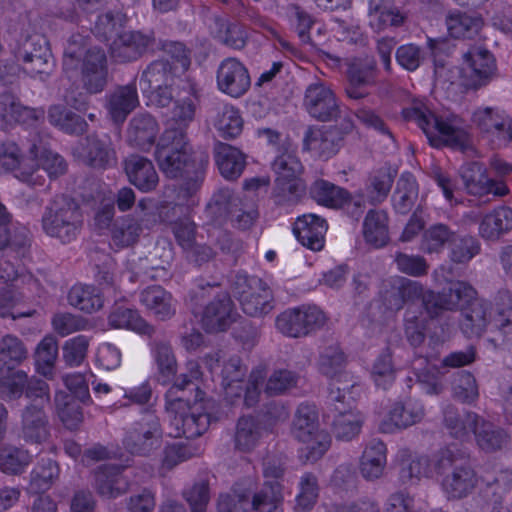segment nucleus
Segmentation results:
<instances>
[{
	"label": "nucleus",
	"mask_w": 512,
	"mask_h": 512,
	"mask_svg": "<svg viewBox=\"0 0 512 512\" xmlns=\"http://www.w3.org/2000/svg\"><path fill=\"white\" fill-rule=\"evenodd\" d=\"M198 107V96L193 86L183 95H178L171 110V116L161 134L155 150V157L167 177L183 176L185 182L180 196L190 199L204 182L209 156L204 151H194L189 143L186 129L194 121Z\"/></svg>",
	"instance_id": "obj_1"
},
{
	"label": "nucleus",
	"mask_w": 512,
	"mask_h": 512,
	"mask_svg": "<svg viewBox=\"0 0 512 512\" xmlns=\"http://www.w3.org/2000/svg\"><path fill=\"white\" fill-rule=\"evenodd\" d=\"M202 372L198 362L188 360L181 373L165 392V413L172 437L196 438L205 433L214 418L212 401L201 388Z\"/></svg>",
	"instance_id": "obj_2"
},
{
	"label": "nucleus",
	"mask_w": 512,
	"mask_h": 512,
	"mask_svg": "<svg viewBox=\"0 0 512 512\" xmlns=\"http://www.w3.org/2000/svg\"><path fill=\"white\" fill-rule=\"evenodd\" d=\"M81 63V82L84 92L76 96L73 91L64 95L65 102L77 110L85 109L87 94H97L104 90L108 81L107 58L101 48H86L77 45L73 39L64 52L63 67L66 72L77 68Z\"/></svg>",
	"instance_id": "obj_3"
},
{
	"label": "nucleus",
	"mask_w": 512,
	"mask_h": 512,
	"mask_svg": "<svg viewBox=\"0 0 512 512\" xmlns=\"http://www.w3.org/2000/svg\"><path fill=\"white\" fill-rule=\"evenodd\" d=\"M17 64L0 62V80L11 84L23 72L30 78L46 81L54 68L46 38L38 33L27 36L13 48Z\"/></svg>",
	"instance_id": "obj_4"
},
{
	"label": "nucleus",
	"mask_w": 512,
	"mask_h": 512,
	"mask_svg": "<svg viewBox=\"0 0 512 512\" xmlns=\"http://www.w3.org/2000/svg\"><path fill=\"white\" fill-rule=\"evenodd\" d=\"M402 113L406 120L416 122L434 147H463L468 142L466 124L456 115L436 116L421 101L413 102Z\"/></svg>",
	"instance_id": "obj_5"
},
{
	"label": "nucleus",
	"mask_w": 512,
	"mask_h": 512,
	"mask_svg": "<svg viewBox=\"0 0 512 512\" xmlns=\"http://www.w3.org/2000/svg\"><path fill=\"white\" fill-rule=\"evenodd\" d=\"M168 47L176 55H172V63L168 60H156L150 63L142 72L139 86L142 94L148 101L156 106L166 107L173 98L172 86L174 85V70L180 67L187 70L190 59L186 49L181 43H172Z\"/></svg>",
	"instance_id": "obj_6"
},
{
	"label": "nucleus",
	"mask_w": 512,
	"mask_h": 512,
	"mask_svg": "<svg viewBox=\"0 0 512 512\" xmlns=\"http://www.w3.org/2000/svg\"><path fill=\"white\" fill-rule=\"evenodd\" d=\"M397 287L402 293L405 302L422 299V306L429 317L439 316L443 311H453L461 303L471 300L475 295V289L464 281L451 282L448 289L439 293L427 290L417 282L405 278H398Z\"/></svg>",
	"instance_id": "obj_7"
},
{
	"label": "nucleus",
	"mask_w": 512,
	"mask_h": 512,
	"mask_svg": "<svg viewBox=\"0 0 512 512\" xmlns=\"http://www.w3.org/2000/svg\"><path fill=\"white\" fill-rule=\"evenodd\" d=\"M79 204L69 196H56L44 209L41 226L44 233L68 244L75 241L83 227Z\"/></svg>",
	"instance_id": "obj_8"
},
{
	"label": "nucleus",
	"mask_w": 512,
	"mask_h": 512,
	"mask_svg": "<svg viewBox=\"0 0 512 512\" xmlns=\"http://www.w3.org/2000/svg\"><path fill=\"white\" fill-rule=\"evenodd\" d=\"M291 435L306 444L305 460L314 463L321 459L331 446V437L320 428L319 412L311 403H301L293 417Z\"/></svg>",
	"instance_id": "obj_9"
},
{
	"label": "nucleus",
	"mask_w": 512,
	"mask_h": 512,
	"mask_svg": "<svg viewBox=\"0 0 512 512\" xmlns=\"http://www.w3.org/2000/svg\"><path fill=\"white\" fill-rule=\"evenodd\" d=\"M174 178L180 180L176 189L175 203L173 205H162L159 210V217L170 226L177 244L184 251L185 249H190L197 240V227L192 220L191 211L200 202L199 192L203 182L200 183L195 193L196 201L192 204L190 199L180 196L185 178L183 176H176Z\"/></svg>",
	"instance_id": "obj_10"
},
{
	"label": "nucleus",
	"mask_w": 512,
	"mask_h": 512,
	"mask_svg": "<svg viewBox=\"0 0 512 512\" xmlns=\"http://www.w3.org/2000/svg\"><path fill=\"white\" fill-rule=\"evenodd\" d=\"M438 465L441 467V487L449 498L466 497L476 488L479 478L466 460L465 453L455 446L446 447V455Z\"/></svg>",
	"instance_id": "obj_11"
},
{
	"label": "nucleus",
	"mask_w": 512,
	"mask_h": 512,
	"mask_svg": "<svg viewBox=\"0 0 512 512\" xmlns=\"http://www.w3.org/2000/svg\"><path fill=\"white\" fill-rule=\"evenodd\" d=\"M27 397L33 402L22 414V437L29 443H41L48 437V420L44 408L49 405L48 384L41 379H32Z\"/></svg>",
	"instance_id": "obj_12"
},
{
	"label": "nucleus",
	"mask_w": 512,
	"mask_h": 512,
	"mask_svg": "<svg viewBox=\"0 0 512 512\" xmlns=\"http://www.w3.org/2000/svg\"><path fill=\"white\" fill-rule=\"evenodd\" d=\"M39 147L32 142L28 156L22 155L20 147L13 141L0 145V175L12 174L17 180L29 186H41L45 179L38 174L39 163L36 161Z\"/></svg>",
	"instance_id": "obj_13"
},
{
	"label": "nucleus",
	"mask_w": 512,
	"mask_h": 512,
	"mask_svg": "<svg viewBox=\"0 0 512 512\" xmlns=\"http://www.w3.org/2000/svg\"><path fill=\"white\" fill-rule=\"evenodd\" d=\"M276 174L274 195L278 204L295 200L305 190L301 178L303 166L292 151H285L278 155L272 163Z\"/></svg>",
	"instance_id": "obj_14"
},
{
	"label": "nucleus",
	"mask_w": 512,
	"mask_h": 512,
	"mask_svg": "<svg viewBox=\"0 0 512 512\" xmlns=\"http://www.w3.org/2000/svg\"><path fill=\"white\" fill-rule=\"evenodd\" d=\"M318 369L326 377L333 379L330 389V397L340 403H344L346 393L355 387L353 376L345 371L346 356L337 344L322 348L318 358Z\"/></svg>",
	"instance_id": "obj_15"
},
{
	"label": "nucleus",
	"mask_w": 512,
	"mask_h": 512,
	"mask_svg": "<svg viewBox=\"0 0 512 512\" xmlns=\"http://www.w3.org/2000/svg\"><path fill=\"white\" fill-rule=\"evenodd\" d=\"M481 137L493 148L512 146V118L497 107L478 108L472 117Z\"/></svg>",
	"instance_id": "obj_16"
},
{
	"label": "nucleus",
	"mask_w": 512,
	"mask_h": 512,
	"mask_svg": "<svg viewBox=\"0 0 512 512\" xmlns=\"http://www.w3.org/2000/svg\"><path fill=\"white\" fill-rule=\"evenodd\" d=\"M326 316L315 305H302L280 313L275 320L277 330L291 338L310 335L324 326Z\"/></svg>",
	"instance_id": "obj_17"
},
{
	"label": "nucleus",
	"mask_w": 512,
	"mask_h": 512,
	"mask_svg": "<svg viewBox=\"0 0 512 512\" xmlns=\"http://www.w3.org/2000/svg\"><path fill=\"white\" fill-rule=\"evenodd\" d=\"M281 486H270V492L260 491L250 501L247 494H240L236 490L232 493L221 494L218 499V512H283L281 508Z\"/></svg>",
	"instance_id": "obj_18"
},
{
	"label": "nucleus",
	"mask_w": 512,
	"mask_h": 512,
	"mask_svg": "<svg viewBox=\"0 0 512 512\" xmlns=\"http://www.w3.org/2000/svg\"><path fill=\"white\" fill-rule=\"evenodd\" d=\"M162 443V429L159 418L146 412L134 422L123 438L124 448L132 455L146 456L159 449Z\"/></svg>",
	"instance_id": "obj_19"
},
{
	"label": "nucleus",
	"mask_w": 512,
	"mask_h": 512,
	"mask_svg": "<svg viewBox=\"0 0 512 512\" xmlns=\"http://www.w3.org/2000/svg\"><path fill=\"white\" fill-rule=\"evenodd\" d=\"M495 310L488 330V342L496 349L512 348V293L501 290L495 297Z\"/></svg>",
	"instance_id": "obj_20"
},
{
	"label": "nucleus",
	"mask_w": 512,
	"mask_h": 512,
	"mask_svg": "<svg viewBox=\"0 0 512 512\" xmlns=\"http://www.w3.org/2000/svg\"><path fill=\"white\" fill-rule=\"evenodd\" d=\"M496 68L493 55L480 48H474L464 54L463 66L459 69V82L466 88L483 85Z\"/></svg>",
	"instance_id": "obj_21"
},
{
	"label": "nucleus",
	"mask_w": 512,
	"mask_h": 512,
	"mask_svg": "<svg viewBox=\"0 0 512 512\" xmlns=\"http://www.w3.org/2000/svg\"><path fill=\"white\" fill-rule=\"evenodd\" d=\"M446 455V447L439 450L433 456L417 454L403 448L398 451L397 459L401 467V476L404 479L420 480L431 478L434 474H440V460Z\"/></svg>",
	"instance_id": "obj_22"
},
{
	"label": "nucleus",
	"mask_w": 512,
	"mask_h": 512,
	"mask_svg": "<svg viewBox=\"0 0 512 512\" xmlns=\"http://www.w3.org/2000/svg\"><path fill=\"white\" fill-rule=\"evenodd\" d=\"M154 42L152 33L122 31L110 43V55L115 61L121 63L135 61L146 53Z\"/></svg>",
	"instance_id": "obj_23"
},
{
	"label": "nucleus",
	"mask_w": 512,
	"mask_h": 512,
	"mask_svg": "<svg viewBox=\"0 0 512 512\" xmlns=\"http://www.w3.org/2000/svg\"><path fill=\"white\" fill-rule=\"evenodd\" d=\"M246 288L238 291L242 310L252 317H262L274 309L272 290L261 279L251 277L245 280Z\"/></svg>",
	"instance_id": "obj_24"
},
{
	"label": "nucleus",
	"mask_w": 512,
	"mask_h": 512,
	"mask_svg": "<svg viewBox=\"0 0 512 512\" xmlns=\"http://www.w3.org/2000/svg\"><path fill=\"white\" fill-rule=\"evenodd\" d=\"M73 153L93 168L106 169L116 163L115 151L106 135L102 138L96 135L88 136L73 149Z\"/></svg>",
	"instance_id": "obj_25"
},
{
	"label": "nucleus",
	"mask_w": 512,
	"mask_h": 512,
	"mask_svg": "<svg viewBox=\"0 0 512 512\" xmlns=\"http://www.w3.org/2000/svg\"><path fill=\"white\" fill-rule=\"evenodd\" d=\"M216 79L218 89L233 98L244 95L251 85L248 70L236 58H227L220 63Z\"/></svg>",
	"instance_id": "obj_26"
},
{
	"label": "nucleus",
	"mask_w": 512,
	"mask_h": 512,
	"mask_svg": "<svg viewBox=\"0 0 512 512\" xmlns=\"http://www.w3.org/2000/svg\"><path fill=\"white\" fill-rule=\"evenodd\" d=\"M304 105L313 118L321 121L332 120L339 114V105L335 94L323 82H315L307 87Z\"/></svg>",
	"instance_id": "obj_27"
},
{
	"label": "nucleus",
	"mask_w": 512,
	"mask_h": 512,
	"mask_svg": "<svg viewBox=\"0 0 512 512\" xmlns=\"http://www.w3.org/2000/svg\"><path fill=\"white\" fill-rule=\"evenodd\" d=\"M425 416L424 404L417 399H407L395 403L380 424L384 433H393L398 429H406L420 423Z\"/></svg>",
	"instance_id": "obj_28"
},
{
	"label": "nucleus",
	"mask_w": 512,
	"mask_h": 512,
	"mask_svg": "<svg viewBox=\"0 0 512 512\" xmlns=\"http://www.w3.org/2000/svg\"><path fill=\"white\" fill-rule=\"evenodd\" d=\"M44 117L43 109L23 106L12 94L0 95V131H8L16 124L32 125Z\"/></svg>",
	"instance_id": "obj_29"
},
{
	"label": "nucleus",
	"mask_w": 512,
	"mask_h": 512,
	"mask_svg": "<svg viewBox=\"0 0 512 512\" xmlns=\"http://www.w3.org/2000/svg\"><path fill=\"white\" fill-rule=\"evenodd\" d=\"M461 177L468 193L472 195L494 194L504 196L509 190L503 182L491 179L486 168L478 162H472L461 168Z\"/></svg>",
	"instance_id": "obj_30"
},
{
	"label": "nucleus",
	"mask_w": 512,
	"mask_h": 512,
	"mask_svg": "<svg viewBox=\"0 0 512 512\" xmlns=\"http://www.w3.org/2000/svg\"><path fill=\"white\" fill-rule=\"evenodd\" d=\"M327 229L326 220L314 213L299 216L293 225L297 240L304 247L316 252L324 248Z\"/></svg>",
	"instance_id": "obj_31"
},
{
	"label": "nucleus",
	"mask_w": 512,
	"mask_h": 512,
	"mask_svg": "<svg viewBox=\"0 0 512 512\" xmlns=\"http://www.w3.org/2000/svg\"><path fill=\"white\" fill-rule=\"evenodd\" d=\"M237 317L232 300L224 293L205 307L201 322L206 331L220 332L227 330Z\"/></svg>",
	"instance_id": "obj_32"
},
{
	"label": "nucleus",
	"mask_w": 512,
	"mask_h": 512,
	"mask_svg": "<svg viewBox=\"0 0 512 512\" xmlns=\"http://www.w3.org/2000/svg\"><path fill=\"white\" fill-rule=\"evenodd\" d=\"M465 305L470 307L462 313L460 328L467 337H478L488 325L490 326L493 319L490 305L484 300H477L475 294L471 300L461 303L455 310Z\"/></svg>",
	"instance_id": "obj_33"
},
{
	"label": "nucleus",
	"mask_w": 512,
	"mask_h": 512,
	"mask_svg": "<svg viewBox=\"0 0 512 512\" xmlns=\"http://www.w3.org/2000/svg\"><path fill=\"white\" fill-rule=\"evenodd\" d=\"M124 169L130 183L142 192H150L158 185L159 177L152 161L143 156H128Z\"/></svg>",
	"instance_id": "obj_34"
},
{
	"label": "nucleus",
	"mask_w": 512,
	"mask_h": 512,
	"mask_svg": "<svg viewBox=\"0 0 512 512\" xmlns=\"http://www.w3.org/2000/svg\"><path fill=\"white\" fill-rule=\"evenodd\" d=\"M387 464V447L380 439H371L367 442L359 461L361 476L373 481L379 479Z\"/></svg>",
	"instance_id": "obj_35"
},
{
	"label": "nucleus",
	"mask_w": 512,
	"mask_h": 512,
	"mask_svg": "<svg viewBox=\"0 0 512 512\" xmlns=\"http://www.w3.org/2000/svg\"><path fill=\"white\" fill-rule=\"evenodd\" d=\"M159 126L155 118L149 114L134 116L128 126L127 141L135 148L148 151L153 146Z\"/></svg>",
	"instance_id": "obj_36"
},
{
	"label": "nucleus",
	"mask_w": 512,
	"mask_h": 512,
	"mask_svg": "<svg viewBox=\"0 0 512 512\" xmlns=\"http://www.w3.org/2000/svg\"><path fill=\"white\" fill-rule=\"evenodd\" d=\"M210 123L225 139L238 137L243 130V118L238 108L231 104H219L210 116Z\"/></svg>",
	"instance_id": "obj_37"
},
{
	"label": "nucleus",
	"mask_w": 512,
	"mask_h": 512,
	"mask_svg": "<svg viewBox=\"0 0 512 512\" xmlns=\"http://www.w3.org/2000/svg\"><path fill=\"white\" fill-rule=\"evenodd\" d=\"M140 302L159 320L170 319L176 313V300L170 292L158 285L144 289L140 294Z\"/></svg>",
	"instance_id": "obj_38"
},
{
	"label": "nucleus",
	"mask_w": 512,
	"mask_h": 512,
	"mask_svg": "<svg viewBox=\"0 0 512 512\" xmlns=\"http://www.w3.org/2000/svg\"><path fill=\"white\" fill-rule=\"evenodd\" d=\"M139 99L134 84L116 88L109 96L107 110L115 123H123L127 116L138 106Z\"/></svg>",
	"instance_id": "obj_39"
},
{
	"label": "nucleus",
	"mask_w": 512,
	"mask_h": 512,
	"mask_svg": "<svg viewBox=\"0 0 512 512\" xmlns=\"http://www.w3.org/2000/svg\"><path fill=\"white\" fill-rule=\"evenodd\" d=\"M94 487L100 496L111 499L124 494L129 483L119 467L104 465L95 473Z\"/></svg>",
	"instance_id": "obj_40"
},
{
	"label": "nucleus",
	"mask_w": 512,
	"mask_h": 512,
	"mask_svg": "<svg viewBox=\"0 0 512 512\" xmlns=\"http://www.w3.org/2000/svg\"><path fill=\"white\" fill-rule=\"evenodd\" d=\"M0 225V252L6 257L24 258L29 250V230L25 226Z\"/></svg>",
	"instance_id": "obj_41"
},
{
	"label": "nucleus",
	"mask_w": 512,
	"mask_h": 512,
	"mask_svg": "<svg viewBox=\"0 0 512 512\" xmlns=\"http://www.w3.org/2000/svg\"><path fill=\"white\" fill-rule=\"evenodd\" d=\"M368 18L370 26L376 31L398 27L404 22V16L393 0H369Z\"/></svg>",
	"instance_id": "obj_42"
},
{
	"label": "nucleus",
	"mask_w": 512,
	"mask_h": 512,
	"mask_svg": "<svg viewBox=\"0 0 512 512\" xmlns=\"http://www.w3.org/2000/svg\"><path fill=\"white\" fill-rule=\"evenodd\" d=\"M215 162L220 174L227 180L241 176L246 165L245 155L236 147L219 143L215 148Z\"/></svg>",
	"instance_id": "obj_43"
},
{
	"label": "nucleus",
	"mask_w": 512,
	"mask_h": 512,
	"mask_svg": "<svg viewBox=\"0 0 512 512\" xmlns=\"http://www.w3.org/2000/svg\"><path fill=\"white\" fill-rule=\"evenodd\" d=\"M480 417L470 411L460 414L453 405H447L443 409V422L449 434L460 440L469 438L474 428L480 424Z\"/></svg>",
	"instance_id": "obj_44"
},
{
	"label": "nucleus",
	"mask_w": 512,
	"mask_h": 512,
	"mask_svg": "<svg viewBox=\"0 0 512 512\" xmlns=\"http://www.w3.org/2000/svg\"><path fill=\"white\" fill-rule=\"evenodd\" d=\"M335 410L337 414L334 416L331 427L335 438L348 442L358 437L365 421L364 415L352 408L341 410L340 407L336 406Z\"/></svg>",
	"instance_id": "obj_45"
},
{
	"label": "nucleus",
	"mask_w": 512,
	"mask_h": 512,
	"mask_svg": "<svg viewBox=\"0 0 512 512\" xmlns=\"http://www.w3.org/2000/svg\"><path fill=\"white\" fill-rule=\"evenodd\" d=\"M512 230V209L498 207L486 214L479 225V234L486 240H497Z\"/></svg>",
	"instance_id": "obj_46"
},
{
	"label": "nucleus",
	"mask_w": 512,
	"mask_h": 512,
	"mask_svg": "<svg viewBox=\"0 0 512 512\" xmlns=\"http://www.w3.org/2000/svg\"><path fill=\"white\" fill-rule=\"evenodd\" d=\"M304 149L324 159L330 158L338 150L335 135L325 127H310L304 137Z\"/></svg>",
	"instance_id": "obj_47"
},
{
	"label": "nucleus",
	"mask_w": 512,
	"mask_h": 512,
	"mask_svg": "<svg viewBox=\"0 0 512 512\" xmlns=\"http://www.w3.org/2000/svg\"><path fill=\"white\" fill-rule=\"evenodd\" d=\"M363 235L367 243L376 248L389 241L388 215L383 210H370L363 222Z\"/></svg>",
	"instance_id": "obj_48"
},
{
	"label": "nucleus",
	"mask_w": 512,
	"mask_h": 512,
	"mask_svg": "<svg viewBox=\"0 0 512 512\" xmlns=\"http://www.w3.org/2000/svg\"><path fill=\"white\" fill-rule=\"evenodd\" d=\"M482 25L483 20L477 15L455 10L446 16L448 33L454 38H472L478 34Z\"/></svg>",
	"instance_id": "obj_49"
},
{
	"label": "nucleus",
	"mask_w": 512,
	"mask_h": 512,
	"mask_svg": "<svg viewBox=\"0 0 512 512\" xmlns=\"http://www.w3.org/2000/svg\"><path fill=\"white\" fill-rule=\"evenodd\" d=\"M418 199V184L411 173H403L397 181L392 195L394 209L400 214L408 213Z\"/></svg>",
	"instance_id": "obj_50"
},
{
	"label": "nucleus",
	"mask_w": 512,
	"mask_h": 512,
	"mask_svg": "<svg viewBox=\"0 0 512 512\" xmlns=\"http://www.w3.org/2000/svg\"><path fill=\"white\" fill-rule=\"evenodd\" d=\"M58 351V341L51 334L46 335L36 347L34 354L36 371L45 378H53Z\"/></svg>",
	"instance_id": "obj_51"
},
{
	"label": "nucleus",
	"mask_w": 512,
	"mask_h": 512,
	"mask_svg": "<svg viewBox=\"0 0 512 512\" xmlns=\"http://www.w3.org/2000/svg\"><path fill=\"white\" fill-rule=\"evenodd\" d=\"M246 367L238 356L230 357L221 369L222 386L227 398L240 397L243 392V379Z\"/></svg>",
	"instance_id": "obj_52"
},
{
	"label": "nucleus",
	"mask_w": 512,
	"mask_h": 512,
	"mask_svg": "<svg viewBox=\"0 0 512 512\" xmlns=\"http://www.w3.org/2000/svg\"><path fill=\"white\" fill-rule=\"evenodd\" d=\"M68 302L71 306L86 312L93 313L103 307V297L99 290L92 285L76 284L68 293Z\"/></svg>",
	"instance_id": "obj_53"
},
{
	"label": "nucleus",
	"mask_w": 512,
	"mask_h": 512,
	"mask_svg": "<svg viewBox=\"0 0 512 512\" xmlns=\"http://www.w3.org/2000/svg\"><path fill=\"white\" fill-rule=\"evenodd\" d=\"M143 221L144 217L137 219L132 216H125L117 220L111 232L113 245L124 248L136 243L143 231Z\"/></svg>",
	"instance_id": "obj_54"
},
{
	"label": "nucleus",
	"mask_w": 512,
	"mask_h": 512,
	"mask_svg": "<svg viewBox=\"0 0 512 512\" xmlns=\"http://www.w3.org/2000/svg\"><path fill=\"white\" fill-rule=\"evenodd\" d=\"M48 120L51 125L67 134H81L87 127L83 118L60 104L49 107Z\"/></svg>",
	"instance_id": "obj_55"
},
{
	"label": "nucleus",
	"mask_w": 512,
	"mask_h": 512,
	"mask_svg": "<svg viewBox=\"0 0 512 512\" xmlns=\"http://www.w3.org/2000/svg\"><path fill=\"white\" fill-rule=\"evenodd\" d=\"M151 350L157 365L159 381L166 384L176 376L178 368L171 345L162 340L154 341Z\"/></svg>",
	"instance_id": "obj_56"
},
{
	"label": "nucleus",
	"mask_w": 512,
	"mask_h": 512,
	"mask_svg": "<svg viewBox=\"0 0 512 512\" xmlns=\"http://www.w3.org/2000/svg\"><path fill=\"white\" fill-rule=\"evenodd\" d=\"M2 376L0 377V398L4 400H14L23 394L24 389L28 390V386L32 377L28 380V375L23 370H16L15 368H4L1 370Z\"/></svg>",
	"instance_id": "obj_57"
},
{
	"label": "nucleus",
	"mask_w": 512,
	"mask_h": 512,
	"mask_svg": "<svg viewBox=\"0 0 512 512\" xmlns=\"http://www.w3.org/2000/svg\"><path fill=\"white\" fill-rule=\"evenodd\" d=\"M310 193L317 203L331 208L342 207L349 200V193L346 190L325 180L315 181Z\"/></svg>",
	"instance_id": "obj_58"
},
{
	"label": "nucleus",
	"mask_w": 512,
	"mask_h": 512,
	"mask_svg": "<svg viewBox=\"0 0 512 512\" xmlns=\"http://www.w3.org/2000/svg\"><path fill=\"white\" fill-rule=\"evenodd\" d=\"M109 324L114 328H125L140 334H150L153 330L137 310L116 307L108 317Z\"/></svg>",
	"instance_id": "obj_59"
},
{
	"label": "nucleus",
	"mask_w": 512,
	"mask_h": 512,
	"mask_svg": "<svg viewBox=\"0 0 512 512\" xmlns=\"http://www.w3.org/2000/svg\"><path fill=\"white\" fill-rule=\"evenodd\" d=\"M27 355V349L18 337L8 334L0 340V370L15 368L27 358Z\"/></svg>",
	"instance_id": "obj_60"
},
{
	"label": "nucleus",
	"mask_w": 512,
	"mask_h": 512,
	"mask_svg": "<svg viewBox=\"0 0 512 512\" xmlns=\"http://www.w3.org/2000/svg\"><path fill=\"white\" fill-rule=\"evenodd\" d=\"M32 456L22 448L3 446L0 449V471L8 475L22 473L31 463Z\"/></svg>",
	"instance_id": "obj_61"
},
{
	"label": "nucleus",
	"mask_w": 512,
	"mask_h": 512,
	"mask_svg": "<svg viewBox=\"0 0 512 512\" xmlns=\"http://www.w3.org/2000/svg\"><path fill=\"white\" fill-rule=\"evenodd\" d=\"M397 376V369L393 364L392 353L384 350L375 359L371 368V378L374 384L383 390L389 389Z\"/></svg>",
	"instance_id": "obj_62"
},
{
	"label": "nucleus",
	"mask_w": 512,
	"mask_h": 512,
	"mask_svg": "<svg viewBox=\"0 0 512 512\" xmlns=\"http://www.w3.org/2000/svg\"><path fill=\"white\" fill-rule=\"evenodd\" d=\"M478 446L484 451H495L507 442V434L504 430L496 428L492 423L480 419V424L474 428Z\"/></svg>",
	"instance_id": "obj_63"
},
{
	"label": "nucleus",
	"mask_w": 512,
	"mask_h": 512,
	"mask_svg": "<svg viewBox=\"0 0 512 512\" xmlns=\"http://www.w3.org/2000/svg\"><path fill=\"white\" fill-rule=\"evenodd\" d=\"M261 427L257 419L252 416H243L238 420L235 444L243 451L254 448L261 437Z\"/></svg>",
	"instance_id": "obj_64"
}]
</instances>
